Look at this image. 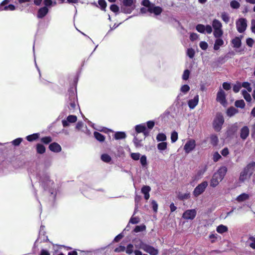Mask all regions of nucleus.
<instances>
[{"label":"nucleus","mask_w":255,"mask_h":255,"mask_svg":"<svg viewBox=\"0 0 255 255\" xmlns=\"http://www.w3.org/2000/svg\"><path fill=\"white\" fill-rule=\"evenodd\" d=\"M217 232L220 234H223L228 231V227L223 225H220L217 228Z\"/></svg>","instance_id":"nucleus-26"},{"label":"nucleus","mask_w":255,"mask_h":255,"mask_svg":"<svg viewBox=\"0 0 255 255\" xmlns=\"http://www.w3.org/2000/svg\"><path fill=\"white\" fill-rule=\"evenodd\" d=\"M157 149L162 151L167 149V143L166 142H161L159 143L157 145Z\"/></svg>","instance_id":"nucleus-28"},{"label":"nucleus","mask_w":255,"mask_h":255,"mask_svg":"<svg viewBox=\"0 0 255 255\" xmlns=\"http://www.w3.org/2000/svg\"><path fill=\"white\" fill-rule=\"evenodd\" d=\"M36 151L37 153L40 154L44 153L45 151V148L44 145L41 144H37L36 146Z\"/></svg>","instance_id":"nucleus-38"},{"label":"nucleus","mask_w":255,"mask_h":255,"mask_svg":"<svg viewBox=\"0 0 255 255\" xmlns=\"http://www.w3.org/2000/svg\"><path fill=\"white\" fill-rule=\"evenodd\" d=\"M249 246L253 250H255V237H250L247 241Z\"/></svg>","instance_id":"nucleus-23"},{"label":"nucleus","mask_w":255,"mask_h":255,"mask_svg":"<svg viewBox=\"0 0 255 255\" xmlns=\"http://www.w3.org/2000/svg\"><path fill=\"white\" fill-rule=\"evenodd\" d=\"M187 55L190 58H192L195 55V51L192 48H189L187 51Z\"/></svg>","instance_id":"nucleus-54"},{"label":"nucleus","mask_w":255,"mask_h":255,"mask_svg":"<svg viewBox=\"0 0 255 255\" xmlns=\"http://www.w3.org/2000/svg\"><path fill=\"white\" fill-rule=\"evenodd\" d=\"M140 162L142 166H145L147 165V159L145 155H142L140 158Z\"/></svg>","instance_id":"nucleus-48"},{"label":"nucleus","mask_w":255,"mask_h":255,"mask_svg":"<svg viewBox=\"0 0 255 255\" xmlns=\"http://www.w3.org/2000/svg\"><path fill=\"white\" fill-rule=\"evenodd\" d=\"M101 159L105 162L109 163L111 161L112 158L109 155L105 153L101 155Z\"/></svg>","instance_id":"nucleus-39"},{"label":"nucleus","mask_w":255,"mask_h":255,"mask_svg":"<svg viewBox=\"0 0 255 255\" xmlns=\"http://www.w3.org/2000/svg\"><path fill=\"white\" fill-rule=\"evenodd\" d=\"M221 17L222 19L226 23H228L229 21L230 17L228 13L225 12H223L221 13Z\"/></svg>","instance_id":"nucleus-32"},{"label":"nucleus","mask_w":255,"mask_h":255,"mask_svg":"<svg viewBox=\"0 0 255 255\" xmlns=\"http://www.w3.org/2000/svg\"><path fill=\"white\" fill-rule=\"evenodd\" d=\"M233 46L235 48H239L241 45V40L239 37H236L232 40Z\"/></svg>","instance_id":"nucleus-25"},{"label":"nucleus","mask_w":255,"mask_h":255,"mask_svg":"<svg viewBox=\"0 0 255 255\" xmlns=\"http://www.w3.org/2000/svg\"><path fill=\"white\" fill-rule=\"evenodd\" d=\"M212 26L214 29H219L222 27V24L219 20L214 19L212 21Z\"/></svg>","instance_id":"nucleus-24"},{"label":"nucleus","mask_w":255,"mask_h":255,"mask_svg":"<svg viewBox=\"0 0 255 255\" xmlns=\"http://www.w3.org/2000/svg\"><path fill=\"white\" fill-rule=\"evenodd\" d=\"M39 134L38 133H33L32 134L27 136L26 138L29 141H32L37 139L39 137Z\"/></svg>","instance_id":"nucleus-31"},{"label":"nucleus","mask_w":255,"mask_h":255,"mask_svg":"<svg viewBox=\"0 0 255 255\" xmlns=\"http://www.w3.org/2000/svg\"><path fill=\"white\" fill-rule=\"evenodd\" d=\"M217 101L223 106H225L226 104L225 93L221 88L219 89L217 95Z\"/></svg>","instance_id":"nucleus-13"},{"label":"nucleus","mask_w":255,"mask_h":255,"mask_svg":"<svg viewBox=\"0 0 255 255\" xmlns=\"http://www.w3.org/2000/svg\"><path fill=\"white\" fill-rule=\"evenodd\" d=\"M22 141V138H17L13 140L12 141V144L14 145L17 146V145H18L21 143V142Z\"/></svg>","instance_id":"nucleus-62"},{"label":"nucleus","mask_w":255,"mask_h":255,"mask_svg":"<svg viewBox=\"0 0 255 255\" xmlns=\"http://www.w3.org/2000/svg\"><path fill=\"white\" fill-rule=\"evenodd\" d=\"M151 205L153 211L156 212L158 209V204L157 202L154 200H152L151 201Z\"/></svg>","instance_id":"nucleus-61"},{"label":"nucleus","mask_w":255,"mask_h":255,"mask_svg":"<svg viewBox=\"0 0 255 255\" xmlns=\"http://www.w3.org/2000/svg\"><path fill=\"white\" fill-rule=\"evenodd\" d=\"M199 45L200 48L203 50H206L208 46V44L204 41H201Z\"/></svg>","instance_id":"nucleus-63"},{"label":"nucleus","mask_w":255,"mask_h":255,"mask_svg":"<svg viewBox=\"0 0 255 255\" xmlns=\"http://www.w3.org/2000/svg\"><path fill=\"white\" fill-rule=\"evenodd\" d=\"M242 87L246 88L249 92H251L252 90V88L251 87V85L248 82H244L241 85Z\"/></svg>","instance_id":"nucleus-46"},{"label":"nucleus","mask_w":255,"mask_h":255,"mask_svg":"<svg viewBox=\"0 0 255 255\" xmlns=\"http://www.w3.org/2000/svg\"><path fill=\"white\" fill-rule=\"evenodd\" d=\"M135 247L136 249L142 250L150 255H158L159 253L157 249L143 242L140 239L135 241Z\"/></svg>","instance_id":"nucleus-2"},{"label":"nucleus","mask_w":255,"mask_h":255,"mask_svg":"<svg viewBox=\"0 0 255 255\" xmlns=\"http://www.w3.org/2000/svg\"><path fill=\"white\" fill-rule=\"evenodd\" d=\"M151 188L148 186H144L141 188V192L143 194L149 193Z\"/></svg>","instance_id":"nucleus-53"},{"label":"nucleus","mask_w":255,"mask_h":255,"mask_svg":"<svg viewBox=\"0 0 255 255\" xmlns=\"http://www.w3.org/2000/svg\"><path fill=\"white\" fill-rule=\"evenodd\" d=\"M248 172V174L251 176L255 171V162H253L248 164L245 168Z\"/></svg>","instance_id":"nucleus-19"},{"label":"nucleus","mask_w":255,"mask_h":255,"mask_svg":"<svg viewBox=\"0 0 255 255\" xmlns=\"http://www.w3.org/2000/svg\"><path fill=\"white\" fill-rule=\"evenodd\" d=\"M126 247L123 246H120L119 247L115 249V252L116 253L123 252L125 251Z\"/></svg>","instance_id":"nucleus-60"},{"label":"nucleus","mask_w":255,"mask_h":255,"mask_svg":"<svg viewBox=\"0 0 255 255\" xmlns=\"http://www.w3.org/2000/svg\"><path fill=\"white\" fill-rule=\"evenodd\" d=\"M145 229H146V227L144 225H140V226H136L134 229V231L135 233H138V232L143 231L145 230Z\"/></svg>","instance_id":"nucleus-42"},{"label":"nucleus","mask_w":255,"mask_h":255,"mask_svg":"<svg viewBox=\"0 0 255 255\" xmlns=\"http://www.w3.org/2000/svg\"><path fill=\"white\" fill-rule=\"evenodd\" d=\"M126 135L124 132L119 131L115 133V138L117 140L124 139Z\"/></svg>","instance_id":"nucleus-29"},{"label":"nucleus","mask_w":255,"mask_h":255,"mask_svg":"<svg viewBox=\"0 0 255 255\" xmlns=\"http://www.w3.org/2000/svg\"><path fill=\"white\" fill-rule=\"evenodd\" d=\"M139 222V219L137 217H132L129 221V223L135 224H137Z\"/></svg>","instance_id":"nucleus-58"},{"label":"nucleus","mask_w":255,"mask_h":255,"mask_svg":"<svg viewBox=\"0 0 255 255\" xmlns=\"http://www.w3.org/2000/svg\"><path fill=\"white\" fill-rule=\"evenodd\" d=\"M249 198V195L246 193H243L240 195L237 198V200L239 202H243L247 200Z\"/></svg>","instance_id":"nucleus-27"},{"label":"nucleus","mask_w":255,"mask_h":255,"mask_svg":"<svg viewBox=\"0 0 255 255\" xmlns=\"http://www.w3.org/2000/svg\"><path fill=\"white\" fill-rule=\"evenodd\" d=\"M141 4L147 8L148 12L153 13L155 15H159L162 11V9L161 7L155 6L154 4L150 2L149 0H143Z\"/></svg>","instance_id":"nucleus-3"},{"label":"nucleus","mask_w":255,"mask_h":255,"mask_svg":"<svg viewBox=\"0 0 255 255\" xmlns=\"http://www.w3.org/2000/svg\"><path fill=\"white\" fill-rule=\"evenodd\" d=\"M48 8L46 6L39 8L37 12V17L38 18H43L48 13Z\"/></svg>","instance_id":"nucleus-16"},{"label":"nucleus","mask_w":255,"mask_h":255,"mask_svg":"<svg viewBox=\"0 0 255 255\" xmlns=\"http://www.w3.org/2000/svg\"><path fill=\"white\" fill-rule=\"evenodd\" d=\"M133 251V245L129 244H128L127 248H126L125 252L128 255H131L132 253H134Z\"/></svg>","instance_id":"nucleus-35"},{"label":"nucleus","mask_w":255,"mask_h":255,"mask_svg":"<svg viewBox=\"0 0 255 255\" xmlns=\"http://www.w3.org/2000/svg\"><path fill=\"white\" fill-rule=\"evenodd\" d=\"M199 102V96L196 95L193 99L188 101V105L190 109H193Z\"/></svg>","instance_id":"nucleus-15"},{"label":"nucleus","mask_w":255,"mask_h":255,"mask_svg":"<svg viewBox=\"0 0 255 255\" xmlns=\"http://www.w3.org/2000/svg\"><path fill=\"white\" fill-rule=\"evenodd\" d=\"M235 106L238 108H243L245 106V103L243 100H238L235 102Z\"/></svg>","instance_id":"nucleus-44"},{"label":"nucleus","mask_w":255,"mask_h":255,"mask_svg":"<svg viewBox=\"0 0 255 255\" xmlns=\"http://www.w3.org/2000/svg\"><path fill=\"white\" fill-rule=\"evenodd\" d=\"M249 134V128L248 127H244L241 130V137L245 139Z\"/></svg>","instance_id":"nucleus-18"},{"label":"nucleus","mask_w":255,"mask_h":255,"mask_svg":"<svg viewBox=\"0 0 255 255\" xmlns=\"http://www.w3.org/2000/svg\"><path fill=\"white\" fill-rule=\"evenodd\" d=\"M221 157V155L218 152H215L213 154V160L214 162L218 161Z\"/></svg>","instance_id":"nucleus-49"},{"label":"nucleus","mask_w":255,"mask_h":255,"mask_svg":"<svg viewBox=\"0 0 255 255\" xmlns=\"http://www.w3.org/2000/svg\"><path fill=\"white\" fill-rule=\"evenodd\" d=\"M189 90L190 87L187 85H184L180 88V91L184 94H186Z\"/></svg>","instance_id":"nucleus-47"},{"label":"nucleus","mask_w":255,"mask_h":255,"mask_svg":"<svg viewBox=\"0 0 255 255\" xmlns=\"http://www.w3.org/2000/svg\"><path fill=\"white\" fill-rule=\"evenodd\" d=\"M196 29L199 32L202 33H204L205 32V26L201 24H198L196 27Z\"/></svg>","instance_id":"nucleus-40"},{"label":"nucleus","mask_w":255,"mask_h":255,"mask_svg":"<svg viewBox=\"0 0 255 255\" xmlns=\"http://www.w3.org/2000/svg\"><path fill=\"white\" fill-rule=\"evenodd\" d=\"M44 4L47 7L48 6H51L52 5H55L56 2L55 1H53L52 0H44Z\"/></svg>","instance_id":"nucleus-41"},{"label":"nucleus","mask_w":255,"mask_h":255,"mask_svg":"<svg viewBox=\"0 0 255 255\" xmlns=\"http://www.w3.org/2000/svg\"><path fill=\"white\" fill-rule=\"evenodd\" d=\"M190 197V194L186 193L179 195V198L182 200L187 199Z\"/></svg>","instance_id":"nucleus-59"},{"label":"nucleus","mask_w":255,"mask_h":255,"mask_svg":"<svg viewBox=\"0 0 255 255\" xmlns=\"http://www.w3.org/2000/svg\"><path fill=\"white\" fill-rule=\"evenodd\" d=\"M49 148L50 150L54 152H59L61 150V146L56 142L51 143L49 146Z\"/></svg>","instance_id":"nucleus-17"},{"label":"nucleus","mask_w":255,"mask_h":255,"mask_svg":"<svg viewBox=\"0 0 255 255\" xmlns=\"http://www.w3.org/2000/svg\"><path fill=\"white\" fill-rule=\"evenodd\" d=\"M224 122L223 116L221 114H218L214 121L213 126L216 131H219Z\"/></svg>","instance_id":"nucleus-9"},{"label":"nucleus","mask_w":255,"mask_h":255,"mask_svg":"<svg viewBox=\"0 0 255 255\" xmlns=\"http://www.w3.org/2000/svg\"><path fill=\"white\" fill-rule=\"evenodd\" d=\"M44 187L51 193L52 198H54L57 193V185L52 180H48L44 183Z\"/></svg>","instance_id":"nucleus-6"},{"label":"nucleus","mask_w":255,"mask_h":255,"mask_svg":"<svg viewBox=\"0 0 255 255\" xmlns=\"http://www.w3.org/2000/svg\"><path fill=\"white\" fill-rule=\"evenodd\" d=\"M197 214L196 209H189L186 210L182 215V218L185 220H193Z\"/></svg>","instance_id":"nucleus-11"},{"label":"nucleus","mask_w":255,"mask_h":255,"mask_svg":"<svg viewBox=\"0 0 255 255\" xmlns=\"http://www.w3.org/2000/svg\"><path fill=\"white\" fill-rule=\"evenodd\" d=\"M238 112L237 110L234 108L231 107L229 108L227 111V115L229 117H232Z\"/></svg>","instance_id":"nucleus-33"},{"label":"nucleus","mask_w":255,"mask_h":255,"mask_svg":"<svg viewBox=\"0 0 255 255\" xmlns=\"http://www.w3.org/2000/svg\"><path fill=\"white\" fill-rule=\"evenodd\" d=\"M230 5L233 8L235 9L238 8L240 6V3L236 0L232 1L230 3Z\"/></svg>","instance_id":"nucleus-50"},{"label":"nucleus","mask_w":255,"mask_h":255,"mask_svg":"<svg viewBox=\"0 0 255 255\" xmlns=\"http://www.w3.org/2000/svg\"><path fill=\"white\" fill-rule=\"evenodd\" d=\"M45 227L44 226H41L39 231V235L38 239L35 242V244L38 242H46L48 240L47 236H45Z\"/></svg>","instance_id":"nucleus-14"},{"label":"nucleus","mask_w":255,"mask_h":255,"mask_svg":"<svg viewBox=\"0 0 255 255\" xmlns=\"http://www.w3.org/2000/svg\"><path fill=\"white\" fill-rule=\"evenodd\" d=\"M208 182L207 181H203L200 184H199L194 190L193 192V195L197 197L199 196L200 195L202 194L204 191L205 190V189L207 188L208 186Z\"/></svg>","instance_id":"nucleus-8"},{"label":"nucleus","mask_w":255,"mask_h":255,"mask_svg":"<svg viewBox=\"0 0 255 255\" xmlns=\"http://www.w3.org/2000/svg\"><path fill=\"white\" fill-rule=\"evenodd\" d=\"M242 95L244 98V99L247 101V102H251L252 100V97L250 95V94L247 92L246 90H242Z\"/></svg>","instance_id":"nucleus-34"},{"label":"nucleus","mask_w":255,"mask_h":255,"mask_svg":"<svg viewBox=\"0 0 255 255\" xmlns=\"http://www.w3.org/2000/svg\"><path fill=\"white\" fill-rule=\"evenodd\" d=\"M156 140L158 141L165 142L166 140V136L163 133H159L156 136Z\"/></svg>","instance_id":"nucleus-36"},{"label":"nucleus","mask_w":255,"mask_h":255,"mask_svg":"<svg viewBox=\"0 0 255 255\" xmlns=\"http://www.w3.org/2000/svg\"><path fill=\"white\" fill-rule=\"evenodd\" d=\"M135 0H123L122 11L125 13H130L135 8Z\"/></svg>","instance_id":"nucleus-4"},{"label":"nucleus","mask_w":255,"mask_h":255,"mask_svg":"<svg viewBox=\"0 0 255 255\" xmlns=\"http://www.w3.org/2000/svg\"><path fill=\"white\" fill-rule=\"evenodd\" d=\"M77 120V118L76 116L69 115L66 119L62 121V124L64 127H67L70 126V124L75 123Z\"/></svg>","instance_id":"nucleus-12"},{"label":"nucleus","mask_w":255,"mask_h":255,"mask_svg":"<svg viewBox=\"0 0 255 255\" xmlns=\"http://www.w3.org/2000/svg\"><path fill=\"white\" fill-rule=\"evenodd\" d=\"M223 31L221 28L214 29L213 35L216 38H220L222 36Z\"/></svg>","instance_id":"nucleus-30"},{"label":"nucleus","mask_w":255,"mask_h":255,"mask_svg":"<svg viewBox=\"0 0 255 255\" xmlns=\"http://www.w3.org/2000/svg\"><path fill=\"white\" fill-rule=\"evenodd\" d=\"M130 157L134 160H138L140 157V154L139 153H131Z\"/></svg>","instance_id":"nucleus-52"},{"label":"nucleus","mask_w":255,"mask_h":255,"mask_svg":"<svg viewBox=\"0 0 255 255\" xmlns=\"http://www.w3.org/2000/svg\"><path fill=\"white\" fill-rule=\"evenodd\" d=\"M218 141V137L216 135H212L211 136V142L213 145H216Z\"/></svg>","instance_id":"nucleus-55"},{"label":"nucleus","mask_w":255,"mask_h":255,"mask_svg":"<svg viewBox=\"0 0 255 255\" xmlns=\"http://www.w3.org/2000/svg\"><path fill=\"white\" fill-rule=\"evenodd\" d=\"M242 87L241 83H238L235 84L233 87V91L235 93H238Z\"/></svg>","instance_id":"nucleus-56"},{"label":"nucleus","mask_w":255,"mask_h":255,"mask_svg":"<svg viewBox=\"0 0 255 255\" xmlns=\"http://www.w3.org/2000/svg\"><path fill=\"white\" fill-rule=\"evenodd\" d=\"M178 139V133L176 131H174L171 133V140L172 143L176 142Z\"/></svg>","instance_id":"nucleus-43"},{"label":"nucleus","mask_w":255,"mask_h":255,"mask_svg":"<svg viewBox=\"0 0 255 255\" xmlns=\"http://www.w3.org/2000/svg\"><path fill=\"white\" fill-rule=\"evenodd\" d=\"M224 41L222 39L220 38H217L214 45V49L215 50H219L220 47L224 44Z\"/></svg>","instance_id":"nucleus-21"},{"label":"nucleus","mask_w":255,"mask_h":255,"mask_svg":"<svg viewBox=\"0 0 255 255\" xmlns=\"http://www.w3.org/2000/svg\"><path fill=\"white\" fill-rule=\"evenodd\" d=\"M227 172V168L223 166L220 167L213 175L210 185L212 187H216L224 178Z\"/></svg>","instance_id":"nucleus-1"},{"label":"nucleus","mask_w":255,"mask_h":255,"mask_svg":"<svg viewBox=\"0 0 255 255\" xmlns=\"http://www.w3.org/2000/svg\"><path fill=\"white\" fill-rule=\"evenodd\" d=\"M98 4L102 10H105L106 7L107 6V3L104 0H99Z\"/></svg>","instance_id":"nucleus-51"},{"label":"nucleus","mask_w":255,"mask_h":255,"mask_svg":"<svg viewBox=\"0 0 255 255\" xmlns=\"http://www.w3.org/2000/svg\"><path fill=\"white\" fill-rule=\"evenodd\" d=\"M94 135L95 137L100 141H103L105 139L104 136L98 132L95 131Z\"/></svg>","instance_id":"nucleus-37"},{"label":"nucleus","mask_w":255,"mask_h":255,"mask_svg":"<svg viewBox=\"0 0 255 255\" xmlns=\"http://www.w3.org/2000/svg\"><path fill=\"white\" fill-rule=\"evenodd\" d=\"M41 141L45 144H48L52 141V139L50 136H46L41 138Z\"/></svg>","instance_id":"nucleus-57"},{"label":"nucleus","mask_w":255,"mask_h":255,"mask_svg":"<svg viewBox=\"0 0 255 255\" xmlns=\"http://www.w3.org/2000/svg\"><path fill=\"white\" fill-rule=\"evenodd\" d=\"M236 28L239 33L244 32L247 29V20L245 18H240L236 21Z\"/></svg>","instance_id":"nucleus-7"},{"label":"nucleus","mask_w":255,"mask_h":255,"mask_svg":"<svg viewBox=\"0 0 255 255\" xmlns=\"http://www.w3.org/2000/svg\"><path fill=\"white\" fill-rule=\"evenodd\" d=\"M196 147V141L193 139H188L186 142L183 149L186 154L193 151Z\"/></svg>","instance_id":"nucleus-10"},{"label":"nucleus","mask_w":255,"mask_h":255,"mask_svg":"<svg viewBox=\"0 0 255 255\" xmlns=\"http://www.w3.org/2000/svg\"><path fill=\"white\" fill-rule=\"evenodd\" d=\"M190 74V72L189 70H185L182 75V79L184 80H187L189 77Z\"/></svg>","instance_id":"nucleus-45"},{"label":"nucleus","mask_w":255,"mask_h":255,"mask_svg":"<svg viewBox=\"0 0 255 255\" xmlns=\"http://www.w3.org/2000/svg\"><path fill=\"white\" fill-rule=\"evenodd\" d=\"M110 9L114 12H117L119 10V7L116 4H112L110 6Z\"/></svg>","instance_id":"nucleus-64"},{"label":"nucleus","mask_w":255,"mask_h":255,"mask_svg":"<svg viewBox=\"0 0 255 255\" xmlns=\"http://www.w3.org/2000/svg\"><path fill=\"white\" fill-rule=\"evenodd\" d=\"M250 177V176L248 174V171L245 168L243 171H242L241 173L240 176V180L244 182L245 180L248 179Z\"/></svg>","instance_id":"nucleus-20"},{"label":"nucleus","mask_w":255,"mask_h":255,"mask_svg":"<svg viewBox=\"0 0 255 255\" xmlns=\"http://www.w3.org/2000/svg\"><path fill=\"white\" fill-rule=\"evenodd\" d=\"M135 129L137 132H144V135H146V133L144 132L146 129V127L144 124L136 125L135 127Z\"/></svg>","instance_id":"nucleus-22"},{"label":"nucleus","mask_w":255,"mask_h":255,"mask_svg":"<svg viewBox=\"0 0 255 255\" xmlns=\"http://www.w3.org/2000/svg\"><path fill=\"white\" fill-rule=\"evenodd\" d=\"M67 106L69 110V113H73L74 110L78 108L77 97L73 92L69 96Z\"/></svg>","instance_id":"nucleus-5"}]
</instances>
